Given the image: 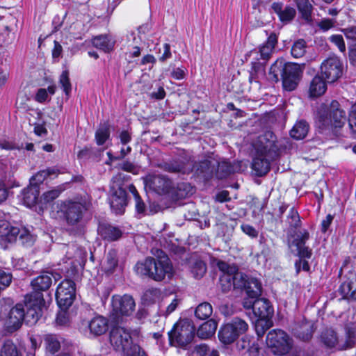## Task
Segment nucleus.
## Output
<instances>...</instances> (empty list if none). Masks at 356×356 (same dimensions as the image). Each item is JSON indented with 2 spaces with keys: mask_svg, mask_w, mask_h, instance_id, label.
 <instances>
[{
  "mask_svg": "<svg viewBox=\"0 0 356 356\" xmlns=\"http://www.w3.org/2000/svg\"><path fill=\"white\" fill-rule=\"evenodd\" d=\"M0 356H21L16 346L11 340H6L3 343Z\"/></svg>",
  "mask_w": 356,
  "mask_h": 356,
  "instance_id": "nucleus-41",
  "label": "nucleus"
},
{
  "mask_svg": "<svg viewBox=\"0 0 356 356\" xmlns=\"http://www.w3.org/2000/svg\"><path fill=\"white\" fill-rule=\"evenodd\" d=\"M110 342L113 348L126 356H134V348L138 346L132 343L130 333L124 327H116L111 330Z\"/></svg>",
  "mask_w": 356,
  "mask_h": 356,
  "instance_id": "nucleus-10",
  "label": "nucleus"
},
{
  "mask_svg": "<svg viewBox=\"0 0 356 356\" xmlns=\"http://www.w3.org/2000/svg\"><path fill=\"white\" fill-rule=\"evenodd\" d=\"M253 313L261 321L268 318L273 313L270 302L265 298H255Z\"/></svg>",
  "mask_w": 356,
  "mask_h": 356,
  "instance_id": "nucleus-21",
  "label": "nucleus"
},
{
  "mask_svg": "<svg viewBox=\"0 0 356 356\" xmlns=\"http://www.w3.org/2000/svg\"><path fill=\"white\" fill-rule=\"evenodd\" d=\"M309 234L307 231L300 233V235L297 236V238L293 241V243L296 246L297 249L305 246L306 241L309 239Z\"/></svg>",
  "mask_w": 356,
  "mask_h": 356,
  "instance_id": "nucleus-54",
  "label": "nucleus"
},
{
  "mask_svg": "<svg viewBox=\"0 0 356 356\" xmlns=\"http://www.w3.org/2000/svg\"><path fill=\"white\" fill-rule=\"evenodd\" d=\"M319 122L324 128H341L346 122V115L336 100L322 103L318 109Z\"/></svg>",
  "mask_w": 356,
  "mask_h": 356,
  "instance_id": "nucleus-4",
  "label": "nucleus"
},
{
  "mask_svg": "<svg viewBox=\"0 0 356 356\" xmlns=\"http://www.w3.org/2000/svg\"><path fill=\"white\" fill-rule=\"evenodd\" d=\"M59 83L63 88V91L68 96L72 90V85L69 78L68 70H64L60 76Z\"/></svg>",
  "mask_w": 356,
  "mask_h": 356,
  "instance_id": "nucleus-48",
  "label": "nucleus"
},
{
  "mask_svg": "<svg viewBox=\"0 0 356 356\" xmlns=\"http://www.w3.org/2000/svg\"><path fill=\"white\" fill-rule=\"evenodd\" d=\"M91 202L89 200L79 201L67 200L63 206V211L67 223V233L74 236H83L86 232L88 219L86 213L89 210Z\"/></svg>",
  "mask_w": 356,
  "mask_h": 356,
  "instance_id": "nucleus-2",
  "label": "nucleus"
},
{
  "mask_svg": "<svg viewBox=\"0 0 356 356\" xmlns=\"http://www.w3.org/2000/svg\"><path fill=\"white\" fill-rule=\"evenodd\" d=\"M259 349L258 343L255 340L252 339V342L246 353H248V356H259Z\"/></svg>",
  "mask_w": 356,
  "mask_h": 356,
  "instance_id": "nucleus-63",
  "label": "nucleus"
},
{
  "mask_svg": "<svg viewBox=\"0 0 356 356\" xmlns=\"http://www.w3.org/2000/svg\"><path fill=\"white\" fill-rule=\"evenodd\" d=\"M120 168L124 171L136 174L138 168L133 163L130 161H124L120 164Z\"/></svg>",
  "mask_w": 356,
  "mask_h": 356,
  "instance_id": "nucleus-62",
  "label": "nucleus"
},
{
  "mask_svg": "<svg viewBox=\"0 0 356 356\" xmlns=\"http://www.w3.org/2000/svg\"><path fill=\"white\" fill-rule=\"evenodd\" d=\"M294 334L302 341L309 340L313 334V323L305 319L296 323L292 328Z\"/></svg>",
  "mask_w": 356,
  "mask_h": 356,
  "instance_id": "nucleus-20",
  "label": "nucleus"
},
{
  "mask_svg": "<svg viewBox=\"0 0 356 356\" xmlns=\"http://www.w3.org/2000/svg\"><path fill=\"white\" fill-rule=\"evenodd\" d=\"M149 186L158 194H165L171 188L172 182L163 175H154L149 180Z\"/></svg>",
  "mask_w": 356,
  "mask_h": 356,
  "instance_id": "nucleus-19",
  "label": "nucleus"
},
{
  "mask_svg": "<svg viewBox=\"0 0 356 356\" xmlns=\"http://www.w3.org/2000/svg\"><path fill=\"white\" fill-rule=\"evenodd\" d=\"M75 298V284L69 279L64 280L57 287L56 298L58 305L63 308L69 307Z\"/></svg>",
  "mask_w": 356,
  "mask_h": 356,
  "instance_id": "nucleus-13",
  "label": "nucleus"
},
{
  "mask_svg": "<svg viewBox=\"0 0 356 356\" xmlns=\"http://www.w3.org/2000/svg\"><path fill=\"white\" fill-rule=\"evenodd\" d=\"M13 280V275L11 273L6 270L5 269L0 268V289L1 291L4 290L8 287Z\"/></svg>",
  "mask_w": 356,
  "mask_h": 356,
  "instance_id": "nucleus-47",
  "label": "nucleus"
},
{
  "mask_svg": "<svg viewBox=\"0 0 356 356\" xmlns=\"http://www.w3.org/2000/svg\"><path fill=\"white\" fill-rule=\"evenodd\" d=\"M321 73L327 83H333L342 74V65L337 57L325 60L321 65Z\"/></svg>",
  "mask_w": 356,
  "mask_h": 356,
  "instance_id": "nucleus-14",
  "label": "nucleus"
},
{
  "mask_svg": "<svg viewBox=\"0 0 356 356\" xmlns=\"http://www.w3.org/2000/svg\"><path fill=\"white\" fill-rule=\"evenodd\" d=\"M217 164L218 159L213 155L209 156L206 159L195 163L193 166V170L198 176L208 179L215 173Z\"/></svg>",
  "mask_w": 356,
  "mask_h": 356,
  "instance_id": "nucleus-17",
  "label": "nucleus"
},
{
  "mask_svg": "<svg viewBox=\"0 0 356 356\" xmlns=\"http://www.w3.org/2000/svg\"><path fill=\"white\" fill-rule=\"evenodd\" d=\"M282 78L284 90L292 91L295 90L302 76L303 67L296 63H288Z\"/></svg>",
  "mask_w": 356,
  "mask_h": 356,
  "instance_id": "nucleus-12",
  "label": "nucleus"
},
{
  "mask_svg": "<svg viewBox=\"0 0 356 356\" xmlns=\"http://www.w3.org/2000/svg\"><path fill=\"white\" fill-rule=\"evenodd\" d=\"M348 127L351 137L356 138V104L352 106L350 111Z\"/></svg>",
  "mask_w": 356,
  "mask_h": 356,
  "instance_id": "nucleus-49",
  "label": "nucleus"
},
{
  "mask_svg": "<svg viewBox=\"0 0 356 356\" xmlns=\"http://www.w3.org/2000/svg\"><path fill=\"white\" fill-rule=\"evenodd\" d=\"M234 289H245L248 278L245 275L238 271L236 269V273H232Z\"/></svg>",
  "mask_w": 356,
  "mask_h": 356,
  "instance_id": "nucleus-43",
  "label": "nucleus"
},
{
  "mask_svg": "<svg viewBox=\"0 0 356 356\" xmlns=\"http://www.w3.org/2000/svg\"><path fill=\"white\" fill-rule=\"evenodd\" d=\"M159 296V291L157 289H150L144 293V299L146 301L154 302Z\"/></svg>",
  "mask_w": 356,
  "mask_h": 356,
  "instance_id": "nucleus-56",
  "label": "nucleus"
},
{
  "mask_svg": "<svg viewBox=\"0 0 356 356\" xmlns=\"http://www.w3.org/2000/svg\"><path fill=\"white\" fill-rule=\"evenodd\" d=\"M92 44L96 48L108 52L113 49L114 41L106 35H101L92 39Z\"/></svg>",
  "mask_w": 356,
  "mask_h": 356,
  "instance_id": "nucleus-30",
  "label": "nucleus"
},
{
  "mask_svg": "<svg viewBox=\"0 0 356 356\" xmlns=\"http://www.w3.org/2000/svg\"><path fill=\"white\" fill-rule=\"evenodd\" d=\"M52 277L56 279L52 273L45 272L38 276L31 282V286L34 289V292L44 291L49 289L52 284Z\"/></svg>",
  "mask_w": 356,
  "mask_h": 356,
  "instance_id": "nucleus-25",
  "label": "nucleus"
},
{
  "mask_svg": "<svg viewBox=\"0 0 356 356\" xmlns=\"http://www.w3.org/2000/svg\"><path fill=\"white\" fill-rule=\"evenodd\" d=\"M309 124L304 120L298 121L290 131L292 138L301 140L305 138L309 131Z\"/></svg>",
  "mask_w": 356,
  "mask_h": 356,
  "instance_id": "nucleus-29",
  "label": "nucleus"
},
{
  "mask_svg": "<svg viewBox=\"0 0 356 356\" xmlns=\"http://www.w3.org/2000/svg\"><path fill=\"white\" fill-rule=\"evenodd\" d=\"M327 81L320 75H316L311 81L309 86V96L311 97H317L323 94L327 90Z\"/></svg>",
  "mask_w": 356,
  "mask_h": 356,
  "instance_id": "nucleus-26",
  "label": "nucleus"
},
{
  "mask_svg": "<svg viewBox=\"0 0 356 356\" xmlns=\"http://www.w3.org/2000/svg\"><path fill=\"white\" fill-rule=\"evenodd\" d=\"M39 186L31 182L30 185L23 190V200L27 207L35 205L38 200Z\"/></svg>",
  "mask_w": 356,
  "mask_h": 356,
  "instance_id": "nucleus-27",
  "label": "nucleus"
},
{
  "mask_svg": "<svg viewBox=\"0 0 356 356\" xmlns=\"http://www.w3.org/2000/svg\"><path fill=\"white\" fill-rule=\"evenodd\" d=\"M8 196V189L4 181L0 179V204L6 201Z\"/></svg>",
  "mask_w": 356,
  "mask_h": 356,
  "instance_id": "nucleus-64",
  "label": "nucleus"
},
{
  "mask_svg": "<svg viewBox=\"0 0 356 356\" xmlns=\"http://www.w3.org/2000/svg\"><path fill=\"white\" fill-rule=\"evenodd\" d=\"M217 329V323L211 319L202 324L197 331V336L202 339L212 337Z\"/></svg>",
  "mask_w": 356,
  "mask_h": 356,
  "instance_id": "nucleus-28",
  "label": "nucleus"
},
{
  "mask_svg": "<svg viewBox=\"0 0 356 356\" xmlns=\"http://www.w3.org/2000/svg\"><path fill=\"white\" fill-rule=\"evenodd\" d=\"M47 174L45 173L44 170L39 171L35 175L33 176L31 179L30 183L33 182L37 186L39 185V184H41L43 182V181L47 178Z\"/></svg>",
  "mask_w": 356,
  "mask_h": 356,
  "instance_id": "nucleus-60",
  "label": "nucleus"
},
{
  "mask_svg": "<svg viewBox=\"0 0 356 356\" xmlns=\"http://www.w3.org/2000/svg\"><path fill=\"white\" fill-rule=\"evenodd\" d=\"M295 268L297 274H298L301 270H303L305 271L309 270V265L308 264V261H307L306 260H302L301 259L296 261Z\"/></svg>",
  "mask_w": 356,
  "mask_h": 356,
  "instance_id": "nucleus-61",
  "label": "nucleus"
},
{
  "mask_svg": "<svg viewBox=\"0 0 356 356\" xmlns=\"http://www.w3.org/2000/svg\"><path fill=\"white\" fill-rule=\"evenodd\" d=\"M190 269L193 277L196 279L202 278L207 271V266L204 261L200 259L191 260Z\"/></svg>",
  "mask_w": 356,
  "mask_h": 356,
  "instance_id": "nucleus-35",
  "label": "nucleus"
},
{
  "mask_svg": "<svg viewBox=\"0 0 356 356\" xmlns=\"http://www.w3.org/2000/svg\"><path fill=\"white\" fill-rule=\"evenodd\" d=\"M337 20L334 18H323L318 24V27L323 31H327L335 26Z\"/></svg>",
  "mask_w": 356,
  "mask_h": 356,
  "instance_id": "nucleus-52",
  "label": "nucleus"
},
{
  "mask_svg": "<svg viewBox=\"0 0 356 356\" xmlns=\"http://www.w3.org/2000/svg\"><path fill=\"white\" fill-rule=\"evenodd\" d=\"M98 233L101 237L107 241H115L122 236V230L108 224H102L98 227Z\"/></svg>",
  "mask_w": 356,
  "mask_h": 356,
  "instance_id": "nucleus-22",
  "label": "nucleus"
},
{
  "mask_svg": "<svg viewBox=\"0 0 356 356\" xmlns=\"http://www.w3.org/2000/svg\"><path fill=\"white\" fill-rule=\"evenodd\" d=\"M241 228L243 233L247 234L251 238H257L258 236V232L254 227L248 224H243Z\"/></svg>",
  "mask_w": 356,
  "mask_h": 356,
  "instance_id": "nucleus-57",
  "label": "nucleus"
},
{
  "mask_svg": "<svg viewBox=\"0 0 356 356\" xmlns=\"http://www.w3.org/2000/svg\"><path fill=\"white\" fill-rule=\"evenodd\" d=\"M351 289L352 287L350 283L343 282L339 287V292L343 296L344 299L349 300Z\"/></svg>",
  "mask_w": 356,
  "mask_h": 356,
  "instance_id": "nucleus-59",
  "label": "nucleus"
},
{
  "mask_svg": "<svg viewBox=\"0 0 356 356\" xmlns=\"http://www.w3.org/2000/svg\"><path fill=\"white\" fill-rule=\"evenodd\" d=\"M245 290L248 296L252 298H257L261 295V284L257 279L250 277L248 281Z\"/></svg>",
  "mask_w": 356,
  "mask_h": 356,
  "instance_id": "nucleus-32",
  "label": "nucleus"
},
{
  "mask_svg": "<svg viewBox=\"0 0 356 356\" xmlns=\"http://www.w3.org/2000/svg\"><path fill=\"white\" fill-rule=\"evenodd\" d=\"M286 63L282 59H277L270 67L269 70V79L274 82H277L282 78L284 71H285Z\"/></svg>",
  "mask_w": 356,
  "mask_h": 356,
  "instance_id": "nucleus-31",
  "label": "nucleus"
},
{
  "mask_svg": "<svg viewBox=\"0 0 356 356\" xmlns=\"http://www.w3.org/2000/svg\"><path fill=\"white\" fill-rule=\"evenodd\" d=\"M60 193V191L58 189H53L47 191L42 194L40 201L44 203H49L56 199Z\"/></svg>",
  "mask_w": 356,
  "mask_h": 356,
  "instance_id": "nucleus-50",
  "label": "nucleus"
},
{
  "mask_svg": "<svg viewBox=\"0 0 356 356\" xmlns=\"http://www.w3.org/2000/svg\"><path fill=\"white\" fill-rule=\"evenodd\" d=\"M110 136L108 124H104L99 127L95 133V139L98 145H103Z\"/></svg>",
  "mask_w": 356,
  "mask_h": 356,
  "instance_id": "nucleus-45",
  "label": "nucleus"
},
{
  "mask_svg": "<svg viewBox=\"0 0 356 356\" xmlns=\"http://www.w3.org/2000/svg\"><path fill=\"white\" fill-rule=\"evenodd\" d=\"M321 341L327 348H333L338 343L337 333L332 330H326L322 332Z\"/></svg>",
  "mask_w": 356,
  "mask_h": 356,
  "instance_id": "nucleus-39",
  "label": "nucleus"
},
{
  "mask_svg": "<svg viewBox=\"0 0 356 356\" xmlns=\"http://www.w3.org/2000/svg\"><path fill=\"white\" fill-rule=\"evenodd\" d=\"M216 266L219 268L220 270L224 273H236L237 268L235 266H229L227 263L223 261H218Z\"/></svg>",
  "mask_w": 356,
  "mask_h": 356,
  "instance_id": "nucleus-55",
  "label": "nucleus"
},
{
  "mask_svg": "<svg viewBox=\"0 0 356 356\" xmlns=\"http://www.w3.org/2000/svg\"><path fill=\"white\" fill-rule=\"evenodd\" d=\"M220 285L223 293H227L234 289L232 274H222L220 277Z\"/></svg>",
  "mask_w": 356,
  "mask_h": 356,
  "instance_id": "nucleus-44",
  "label": "nucleus"
},
{
  "mask_svg": "<svg viewBox=\"0 0 356 356\" xmlns=\"http://www.w3.org/2000/svg\"><path fill=\"white\" fill-rule=\"evenodd\" d=\"M346 39L351 40L354 45L356 44V26H350L341 29Z\"/></svg>",
  "mask_w": 356,
  "mask_h": 356,
  "instance_id": "nucleus-53",
  "label": "nucleus"
},
{
  "mask_svg": "<svg viewBox=\"0 0 356 356\" xmlns=\"http://www.w3.org/2000/svg\"><path fill=\"white\" fill-rule=\"evenodd\" d=\"M266 344L275 355H284L292 348L293 341L284 331L275 329L268 333Z\"/></svg>",
  "mask_w": 356,
  "mask_h": 356,
  "instance_id": "nucleus-8",
  "label": "nucleus"
},
{
  "mask_svg": "<svg viewBox=\"0 0 356 356\" xmlns=\"http://www.w3.org/2000/svg\"><path fill=\"white\" fill-rule=\"evenodd\" d=\"M112 306L117 314L129 316L134 310L135 302L129 295L114 296L112 299Z\"/></svg>",
  "mask_w": 356,
  "mask_h": 356,
  "instance_id": "nucleus-15",
  "label": "nucleus"
},
{
  "mask_svg": "<svg viewBox=\"0 0 356 356\" xmlns=\"http://www.w3.org/2000/svg\"><path fill=\"white\" fill-rule=\"evenodd\" d=\"M291 52L294 58L302 57L306 52V42L302 39L296 41L291 47Z\"/></svg>",
  "mask_w": 356,
  "mask_h": 356,
  "instance_id": "nucleus-42",
  "label": "nucleus"
},
{
  "mask_svg": "<svg viewBox=\"0 0 356 356\" xmlns=\"http://www.w3.org/2000/svg\"><path fill=\"white\" fill-rule=\"evenodd\" d=\"M252 342V340H251L249 337H243L240 341H238L236 344L237 348L239 350H245L247 352Z\"/></svg>",
  "mask_w": 356,
  "mask_h": 356,
  "instance_id": "nucleus-58",
  "label": "nucleus"
},
{
  "mask_svg": "<svg viewBox=\"0 0 356 356\" xmlns=\"http://www.w3.org/2000/svg\"><path fill=\"white\" fill-rule=\"evenodd\" d=\"M213 312V308L210 303L204 302L200 303L195 310L196 318L200 320H205L209 318Z\"/></svg>",
  "mask_w": 356,
  "mask_h": 356,
  "instance_id": "nucleus-37",
  "label": "nucleus"
},
{
  "mask_svg": "<svg viewBox=\"0 0 356 356\" xmlns=\"http://www.w3.org/2000/svg\"><path fill=\"white\" fill-rule=\"evenodd\" d=\"M248 329V323L244 320L236 317L220 327L218 338L222 343L230 344L240 335L244 334Z\"/></svg>",
  "mask_w": 356,
  "mask_h": 356,
  "instance_id": "nucleus-9",
  "label": "nucleus"
},
{
  "mask_svg": "<svg viewBox=\"0 0 356 356\" xmlns=\"http://www.w3.org/2000/svg\"><path fill=\"white\" fill-rule=\"evenodd\" d=\"M126 179V175L123 173H118L113 176L110 186L111 209L116 214H122L127 206V193L123 188V182Z\"/></svg>",
  "mask_w": 356,
  "mask_h": 356,
  "instance_id": "nucleus-6",
  "label": "nucleus"
},
{
  "mask_svg": "<svg viewBox=\"0 0 356 356\" xmlns=\"http://www.w3.org/2000/svg\"><path fill=\"white\" fill-rule=\"evenodd\" d=\"M266 41L259 47L260 58L262 60H268L275 51V47L278 42V35L275 32L268 34Z\"/></svg>",
  "mask_w": 356,
  "mask_h": 356,
  "instance_id": "nucleus-18",
  "label": "nucleus"
},
{
  "mask_svg": "<svg viewBox=\"0 0 356 356\" xmlns=\"http://www.w3.org/2000/svg\"><path fill=\"white\" fill-rule=\"evenodd\" d=\"M195 332V328L191 321L180 320L168 332L170 342L174 346L184 348L192 342Z\"/></svg>",
  "mask_w": 356,
  "mask_h": 356,
  "instance_id": "nucleus-5",
  "label": "nucleus"
},
{
  "mask_svg": "<svg viewBox=\"0 0 356 356\" xmlns=\"http://www.w3.org/2000/svg\"><path fill=\"white\" fill-rule=\"evenodd\" d=\"M0 237L9 243L15 242L18 238L22 244L27 245H31L33 242L32 235L26 228L13 226L3 220H0Z\"/></svg>",
  "mask_w": 356,
  "mask_h": 356,
  "instance_id": "nucleus-7",
  "label": "nucleus"
},
{
  "mask_svg": "<svg viewBox=\"0 0 356 356\" xmlns=\"http://www.w3.org/2000/svg\"><path fill=\"white\" fill-rule=\"evenodd\" d=\"M88 327L91 334L95 337L101 336L108 330V321L102 316H95L90 321Z\"/></svg>",
  "mask_w": 356,
  "mask_h": 356,
  "instance_id": "nucleus-23",
  "label": "nucleus"
},
{
  "mask_svg": "<svg viewBox=\"0 0 356 356\" xmlns=\"http://www.w3.org/2000/svg\"><path fill=\"white\" fill-rule=\"evenodd\" d=\"M118 263L117 252L115 250H110L106 257L104 263V268L106 273H112L117 267Z\"/></svg>",
  "mask_w": 356,
  "mask_h": 356,
  "instance_id": "nucleus-38",
  "label": "nucleus"
},
{
  "mask_svg": "<svg viewBox=\"0 0 356 356\" xmlns=\"http://www.w3.org/2000/svg\"><path fill=\"white\" fill-rule=\"evenodd\" d=\"M296 5L302 17L307 21H311L313 6L309 0H296Z\"/></svg>",
  "mask_w": 356,
  "mask_h": 356,
  "instance_id": "nucleus-36",
  "label": "nucleus"
},
{
  "mask_svg": "<svg viewBox=\"0 0 356 356\" xmlns=\"http://www.w3.org/2000/svg\"><path fill=\"white\" fill-rule=\"evenodd\" d=\"M195 356H219V353L214 348H211L206 343L197 345L193 350Z\"/></svg>",
  "mask_w": 356,
  "mask_h": 356,
  "instance_id": "nucleus-40",
  "label": "nucleus"
},
{
  "mask_svg": "<svg viewBox=\"0 0 356 356\" xmlns=\"http://www.w3.org/2000/svg\"><path fill=\"white\" fill-rule=\"evenodd\" d=\"M329 40L332 43H333L334 45H336L338 47V49H339V51L341 52L344 53L346 51V44H345V42H344L342 35H339V34L332 35L329 38Z\"/></svg>",
  "mask_w": 356,
  "mask_h": 356,
  "instance_id": "nucleus-51",
  "label": "nucleus"
},
{
  "mask_svg": "<svg viewBox=\"0 0 356 356\" xmlns=\"http://www.w3.org/2000/svg\"><path fill=\"white\" fill-rule=\"evenodd\" d=\"M271 8L282 22H289L295 17L296 14V11L293 8L289 6L284 8L282 3L274 2Z\"/></svg>",
  "mask_w": 356,
  "mask_h": 356,
  "instance_id": "nucleus-24",
  "label": "nucleus"
},
{
  "mask_svg": "<svg viewBox=\"0 0 356 356\" xmlns=\"http://www.w3.org/2000/svg\"><path fill=\"white\" fill-rule=\"evenodd\" d=\"M24 316V305L22 304H17L10 310L6 321L8 330L13 332L19 329L22 325Z\"/></svg>",
  "mask_w": 356,
  "mask_h": 356,
  "instance_id": "nucleus-16",
  "label": "nucleus"
},
{
  "mask_svg": "<svg viewBox=\"0 0 356 356\" xmlns=\"http://www.w3.org/2000/svg\"><path fill=\"white\" fill-rule=\"evenodd\" d=\"M45 302L43 295L40 292H33L26 298V312H25L24 321L27 323H35L42 316V309Z\"/></svg>",
  "mask_w": 356,
  "mask_h": 356,
  "instance_id": "nucleus-11",
  "label": "nucleus"
},
{
  "mask_svg": "<svg viewBox=\"0 0 356 356\" xmlns=\"http://www.w3.org/2000/svg\"><path fill=\"white\" fill-rule=\"evenodd\" d=\"M156 252V258L147 257L144 261H138L134 270L140 276L160 282L165 277L170 278L172 276L173 267L170 259L162 250H157Z\"/></svg>",
  "mask_w": 356,
  "mask_h": 356,
  "instance_id": "nucleus-3",
  "label": "nucleus"
},
{
  "mask_svg": "<svg viewBox=\"0 0 356 356\" xmlns=\"http://www.w3.org/2000/svg\"><path fill=\"white\" fill-rule=\"evenodd\" d=\"M276 142V136L270 131L259 135L252 141V169L257 176L267 174L270 169V163L278 156L279 148Z\"/></svg>",
  "mask_w": 356,
  "mask_h": 356,
  "instance_id": "nucleus-1",
  "label": "nucleus"
},
{
  "mask_svg": "<svg viewBox=\"0 0 356 356\" xmlns=\"http://www.w3.org/2000/svg\"><path fill=\"white\" fill-rule=\"evenodd\" d=\"M44 342L47 352L54 355L60 348V342L58 337L52 334H45L44 337Z\"/></svg>",
  "mask_w": 356,
  "mask_h": 356,
  "instance_id": "nucleus-33",
  "label": "nucleus"
},
{
  "mask_svg": "<svg viewBox=\"0 0 356 356\" xmlns=\"http://www.w3.org/2000/svg\"><path fill=\"white\" fill-rule=\"evenodd\" d=\"M286 222L291 228H296L300 226V216L298 211L293 207L290 208L288 212Z\"/></svg>",
  "mask_w": 356,
  "mask_h": 356,
  "instance_id": "nucleus-46",
  "label": "nucleus"
},
{
  "mask_svg": "<svg viewBox=\"0 0 356 356\" xmlns=\"http://www.w3.org/2000/svg\"><path fill=\"white\" fill-rule=\"evenodd\" d=\"M235 168L227 161H220L218 159V164L216 168V174L219 179H223L231 173L234 172Z\"/></svg>",
  "mask_w": 356,
  "mask_h": 356,
  "instance_id": "nucleus-34",
  "label": "nucleus"
}]
</instances>
